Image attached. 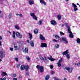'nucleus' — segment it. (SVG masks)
I'll return each instance as SVG.
<instances>
[{
	"label": "nucleus",
	"mask_w": 80,
	"mask_h": 80,
	"mask_svg": "<svg viewBox=\"0 0 80 80\" xmlns=\"http://www.w3.org/2000/svg\"><path fill=\"white\" fill-rule=\"evenodd\" d=\"M36 68L37 69H40V72L42 73L44 72V68L43 66H40V65H38L36 66Z\"/></svg>",
	"instance_id": "obj_1"
},
{
	"label": "nucleus",
	"mask_w": 80,
	"mask_h": 80,
	"mask_svg": "<svg viewBox=\"0 0 80 80\" xmlns=\"http://www.w3.org/2000/svg\"><path fill=\"white\" fill-rule=\"evenodd\" d=\"M68 50H67L66 51H65L64 52H62V55H66V57L68 58V59H70V55L68 54Z\"/></svg>",
	"instance_id": "obj_2"
},
{
	"label": "nucleus",
	"mask_w": 80,
	"mask_h": 80,
	"mask_svg": "<svg viewBox=\"0 0 80 80\" xmlns=\"http://www.w3.org/2000/svg\"><path fill=\"white\" fill-rule=\"evenodd\" d=\"M5 51H3V49H2L0 51V58H3L4 55H5Z\"/></svg>",
	"instance_id": "obj_3"
},
{
	"label": "nucleus",
	"mask_w": 80,
	"mask_h": 80,
	"mask_svg": "<svg viewBox=\"0 0 80 80\" xmlns=\"http://www.w3.org/2000/svg\"><path fill=\"white\" fill-rule=\"evenodd\" d=\"M30 68H29V67L28 65L26 66V75H27V76H29V72H28V69Z\"/></svg>",
	"instance_id": "obj_4"
},
{
	"label": "nucleus",
	"mask_w": 80,
	"mask_h": 80,
	"mask_svg": "<svg viewBox=\"0 0 80 80\" xmlns=\"http://www.w3.org/2000/svg\"><path fill=\"white\" fill-rule=\"evenodd\" d=\"M30 15L31 16H32V17H33V19H34V20H37V18L36 17V16H35V13L31 12L30 13Z\"/></svg>",
	"instance_id": "obj_5"
},
{
	"label": "nucleus",
	"mask_w": 80,
	"mask_h": 80,
	"mask_svg": "<svg viewBox=\"0 0 80 80\" xmlns=\"http://www.w3.org/2000/svg\"><path fill=\"white\" fill-rule=\"evenodd\" d=\"M65 68L70 73H71L72 72V70H73V68H70L67 67H65Z\"/></svg>",
	"instance_id": "obj_6"
},
{
	"label": "nucleus",
	"mask_w": 80,
	"mask_h": 80,
	"mask_svg": "<svg viewBox=\"0 0 80 80\" xmlns=\"http://www.w3.org/2000/svg\"><path fill=\"white\" fill-rule=\"evenodd\" d=\"M16 35L17 37H18L20 38H22V35L20 34V33L18 32H17L16 33Z\"/></svg>",
	"instance_id": "obj_7"
},
{
	"label": "nucleus",
	"mask_w": 80,
	"mask_h": 80,
	"mask_svg": "<svg viewBox=\"0 0 80 80\" xmlns=\"http://www.w3.org/2000/svg\"><path fill=\"white\" fill-rule=\"evenodd\" d=\"M47 47V43L45 42H42L41 44V48H43L44 47Z\"/></svg>",
	"instance_id": "obj_8"
},
{
	"label": "nucleus",
	"mask_w": 80,
	"mask_h": 80,
	"mask_svg": "<svg viewBox=\"0 0 80 80\" xmlns=\"http://www.w3.org/2000/svg\"><path fill=\"white\" fill-rule=\"evenodd\" d=\"M72 7H74V11H77V10H78V8H77V6H76L75 4H74V3H72Z\"/></svg>",
	"instance_id": "obj_9"
},
{
	"label": "nucleus",
	"mask_w": 80,
	"mask_h": 80,
	"mask_svg": "<svg viewBox=\"0 0 80 80\" xmlns=\"http://www.w3.org/2000/svg\"><path fill=\"white\" fill-rule=\"evenodd\" d=\"M62 41L63 42H65V43H68V41L67 40V38L65 37H63L61 38Z\"/></svg>",
	"instance_id": "obj_10"
},
{
	"label": "nucleus",
	"mask_w": 80,
	"mask_h": 80,
	"mask_svg": "<svg viewBox=\"0 0 80 80\" xmlns=\"http://www.w3.org/2000/svg\"><path fill=\"white\" fill-rule=\"evenodd\" d=\"M51 23L52 25H57V22L54 20L51 21Z\"/></svg>",
	"instance_id": "obj_11"
},
{
	"label": "nucleus",
	"mask_w": 80,
	"mask_h": 80,
	"mask_svg": "<svg viewBox=\"0 0 80 80\" xmlns=\"http://www.w3.org/2000/svg\"><path fill=\"white\" fill-rule=\"evenodd\" d=\"M40 38L41 40H45V38L43 36V35L42 34H40Z\"/></svg>",
	"instance_id": "obj_12"
},
{
	"label": "nucleus",
	"mask_w": 80,
	"mask_h": 80,
	"mask_svg": "<svg viewBox=\"0 0 80 80\" xmlns=\"http://www.w3.org/2000/svg\"><path fill=\"white\" fill-rule=\"evenodd\" d=\"M21 70H23L25 69H26V66L24 65H21L20 68Z\"/></svg>",
	"instance_id": "obj_13"
},
{
	"label": "nucleus",
	"mask_w": 80,
	"mask_h": 80,
	"mask_svg": "<svg viewBox=\"0 0 80 80\" xmlns=\"http://www.w3.org/2000/svg\"><path fill=\"white\" fill-rule=\"evenodd\" d=\"M40 0V3H42V4H43L44 5H47V3L46 2L44 1V0Z\"/></svg>",
	"instance_id": "obj_14"
},
{
	"label": "nucleus",
	"mask_w": 80,
	"mask_h": 80,
	"mask_svg": "<svg viewBox=\"0 0 80 80\" xmlns=\"http://www.w3.org/2000/svg\"><path fill=\"white\" fill-rule=\"evenodd\" d=\"M23 52H25V53H28V50L27 48H25L24 50H23Z\"/></svg>",
	"instance_id": "obj_15"
},
{
	"label": "nucleus",
	"mask_w": 80,
	"mask_h": 80,
	"mask_svg": "<svg viewBox=\"0 0 80 80\" xmlns=\"http://www.w3.org/2000/svg\"><path fill=\"white\" fill-rule=\"evenodd\" d=\"M60 62H61V60H59L58 62L57 63L58 67H60L62 66V64H61V63H60Z\"/></svg>",
	"instance_id": "obj_16"
},
{
	"label": "nucleus",
	"mask_w": 80,
	"mask_h": 80,
	"mask_svg": "<svg viewBox=\"0 0 80 80\" xmlns=\"http://www.w3.org/2000/svg\"><path fill=\"white\" fill-rule=\"evenodd\" d=\"M69 37L70 38H73V33H72V32L69 33Z\"/></svg>",
	"instance_id": "obj_17"
},
{
	"label": "nucleus",
	"mask_w": 80,
	"mask_h": 80,
	"mask_svg": "<svg viewBox=\"0 0 80 80\" xmlns=\"http://www.w3.org/2000/svg\"><path fill=\"white\" fill-rule=\"evenodd\" d=\"M57 18L58 20H60L61 18H62V16L60 15H58L57 16Z\"/></svg>",
	"instance_id": "obj_18"
},
{
	"label": "nucleus",
	"mask_w": 80,
	"mask_h": 80,
	"mask_svg": "<svg viewBox=\"0 0 80 80\" xmlns=\"http://www.w3.org/2000/svg\"><path fill=\"white\" fill-rule=\"evenodd\" d=\"M28 34L29 35V38H30V40H31L32 38V34L30 33H29Z\"/></svg>",
	"instance_id": "obj_19"
},
{
	"label": "nucleus",
	"mask_w": 80,
	"mask_h": 80,
	"mask_svg": "<svg viewBox=\"0 0 80 80\" xmlns=\"http://www.w3.org/2000/svg\"><path fill=\"white\" fill-rule=\"evenodd\" d=\"M49 78H50V75H47L45 78V80H48L49 79Z\"/></svg>",
	"instance_id": "obj_20"
},
{
	"label": "nucleus",
	"mask_w": 80,
	"mask_h": 80,
	"mask_svg": "<svg viewBox=\"0 0 80 80\" xmlns=\"http://www.w3.org/2000/svg\"><path fill=\"white\" fill-rule=\"evenodd\" d=\"M68 31L69 33H71L72 32V31H71V30L70 29V27L69 26L68 27Z\"/></svg>",
	"instance_id": "obj_21"
},
{
	"label": "nucleus",
	"mask_w": 80,
	"mask_h": 80,
	"mask_svg": "<svg viewBox=\"0 0 80 80\" xmlns=\"http://www.w3.org/2000/svg\"><path fill=\"white\" fill-rule=\"evenodd\" d=\"M30 42V45H31V47H34V43H33V42L32 41H31Z\"/></svg>",
	"instance_id": "obj_22"
},
{
	"label": "nucleus",
	"mask_w": 80,
	"mask_h": 80,
	"mask_svg": "<svg viewBox=\"0 0 80 80\" xmlns=\"http://www.w3.org/2000/svg\"><path fill=\"white\" fill-rule=\"evenodd\" d=\"M48 59L49 60H51V62H52L53 61H55V60H56V59H53L52 58H50L49 57L48 58Z\"/></svg>",
	"instance_id": "obj_23"
},
{
	"label": "nucleus",
	"mask_w": 80,
	"mask_h": 80,
	"mask_svg": "<svg viewBox=\"0 0 80 80\" xmlns=\"http://www.w3.org/2000/svg\"><path fill=\"white\" fill-rule=\"evenodd\" d=\"M29 3L30 5H31L33 4V1L29 0Z\"/></svg>",
	"instance_id": "obj_24"
},
{
	"label": "nucleus",
	"mask_w": 80,
	"mask_h": 80,
	"mask_svg": "<svg viewBox=\"0 0 80 80\" xmlns=\"http://www.w3.org/2000/svg\"><path fill=\"white\" fill-rule=\"evenodd\" d=\"M43 20H41L40 21L38 22V24L39 25H42V21H43Z\"/></svg>",
	"instance_id": "obj_25"
},
{
	"label": "nucleus",
	"mask_w": 80,
	"mask_h": 80,
	"mask_svg": "<svg viewBox=\"0 0 80 80\" xmlns=\"http://www.w3.org/2000/svg\"><path fill=\"white\" fill-rule=\"evenodd\" d=\"M34 33H35V34H37V33H38V29H35L34 30Z\"/></svg>",
	"instance_id": "obj_26"
},
{
	"label": "nucleus",
	"mask_w": 80,
	"mask_h": 80,
	"mask_svg": "<svg viewBox=\"0 0 80 80\" xmlns=\"http://www.w3.org/2000/svg\"><path fill=\"white\" fill-rule=\"evenodd\" d=\"M15 31H13V36H12V37L13 38H15Z\"/></svg>",
	"instance_id": "obj_27"
},
{
	"label": "nucleus",
	"mask_w": 80,
	"mask_h": 80,
	"mask_svg": "<svg viewBox=\"0 0 80 80\" xmlns=\"http://www.w3.org/2000/svg\"><path fill=\"white\" fill-rule=\"evenodd\" d=\"M2 74L4 75V76H8V75L7 74V73L4 72H2Z\"/></svg>",
	"instance_id": "obj_28"
},
{
	"label": "nucleus",
	"mask_w": 80,
	"mask_h": 80,
	"mask_svg": "<svg viewBox=\"0 0 80 80\" xmlns=\"http://www.w3.org/2000/svg\"><path fill=\"white\" fill-rule=\"evenodd\" d=\"M55 37L56 39H58L60 38V37L58 35H55Z\"/></svg>",
	"instance_id": "obj_29"
},
{
	"label": "nucleus",
	"mask_w": 80,
	"mask_h": 80,
	"mask_svg": "<svg viewBox=\"0 0 80 80\" xmlns=\"http://www.w3.org/2000/svg\"><path fill=\"white\" fill-rule=\"evenodd\" d=\"M77 42L78 43H80V38H78L77 39Z\"/></svg>",
	"instance_id": "obj_30"
},
{
	"label": "nucleus",
	"mask_w": 80,
	"mask_h": 80,
	"mask_svg": "<svg viewBox=\"0 0 80 80\" xmlns=\"http://www.w3.org/2000/svg\"><path fill=\"white\" fill-rule=\"evenodd\" d=\"M55 47L56 48H59V44H56L55 45Z\"/></svg>",
	"instance_id": "obj_31"
},
{
	"label": "nucleus",
	"mask_w": 80,
	"mask_h": 80,
	"mask_svg": "<svg viewBox=\"0 0 80 80\" xmlns=\"http://www.w3.org/2000/svg\"><path fill=\"white\" fill-rule=\"evenodd\" d=\"M8 17L10 19L11 17H12V13H10L8 16Z\"/></svg>",
	"instance_id": "obj_32"
},
{
	"label": "nucleus",
	"mask_w": 80,
	"mask_h": 80,
	"mask_svg": "<svg viewBox=\"0 0 80 80\" xmlns=\"http://www.w3.org/2000/svg\"><path fill=\"white\" fill-rule=\"evenodd\" d=\"M39 57H40V59L41 60H43V58H43V57H42V56L41 55H40Z\"/></svg>",
	"instance_id": "obj_33"
},
{
	"label": "nucleus",
	"mask_w": 80,
	"mask_h": 80,
	"mask_svg": "<svg viewBox=\"0 0 80 80\" xmlns=\"http://www.w3.org/2000/svg\"><path fill=\"white\" fill-rule=\"evenodd\" d=\"M50 67L51 68V69H52L53 68V66L52 65H50Z\"/></svg>",
	"instance_id": "obj_34"
},
{
	"label": "nucleus",
	"mask_w": 80,
	"mask_h": 80,
	"mask_svg": "<svg viewBox=\"0 0 80 80\" xmlns=\"http://www.w3.org/2000/svg\"><path fill=\"white\" fill-rule=\"evenodd\" d=\"M16 67L18 68H19V67H20V64H17Z\"/></svg>",
	"instance_id": "obj_35"
},
{
	"label": "nucleus",
	"mask_w": 80,
	"mask_h": 80,
	"mask_svg": "<svg viewBox=\"0 0 80 80\" xmlns=\"http://www.w3.org/2000/svg\"><path fill=\"white\" fill-rule=\"evenodd\" d=\"M15 28L17 30H19V28L17 26H16L15 27Z\"/></svg>",
	"instance_id": "obj_36"
},
{
	"label": "nucleus",
	"mask_w": 80,
	"mask_h": 80,
	"mask_svg": "<svg viewBox=\"0 0 80 80\" xmlns=\"http://www.w3.org/2000/svg\"><path fill=\"white\" fill-rule=\"evenodd\" d=\"M54 79L55 80H60V79H59L58 78H57L56 77L54 78Z\"/></svg>",
	"instance_id": "obj_37"
},
{
	"label": "nucleus",
	"mask_w": 80,
	"mask_h": 80,
	"mask_svg": "<svg viewBox=\"0 0 80 80\" xmlns=\"http://www.w3.org/2000/svg\"><path fill=\"white\" fill-rule=\"evenodd\" d=\"M26 58L27 59V60H28V61H29L30 60V58L29 57H26Z\"/></svg>",
	"instance_id": "obj_38"
},
{
	"label": "nucleus",
	"mask_w": 80,
	"mask_h": 80,
	"mask_svg": "<svg viewBox=\"0 0 80 80\" xmlns=\"http://www.w3.org/2000/svg\"><path fill=\"white\" fill-rule=\"evenodd\" d=\"M14 48L15 49V50H17V49H18V48H17V46H14Z\"/></svg>",
	"instance_id": "obj_39"
},
{
	"label": "nucleus",
	"mask_w": 80,
	"mask_h": 80,
	"mask_svg": "<svg viewBox=\"0 0 80 80\" xmlns=\"http://www.w3.org/2000/svg\"><path fill=\"white\" fill-rule=\"evenodd\" d=\"M60 33L61 35H65V34L62 32H60Z\"/></svg>",
	"instance_id": "obj_40"
},
{
	"label": "nucleus",
	"mask_w": 80,
	"mask_h": 80,
	"mask_svg": "<svg viewBox=\"0 0 80 80\" xmlns=\"http://www.w3.org/2000/svg\"><path fill=\"white\" fill-rule=\"evenodd\" d=\"M15 60H16V62H18V58H15Z\"/></svg>",
	"instance_id": "obj_41"
},
{
	"label": "nucleus",
	"mask_w": 80,
	"mask_h": 80,
	"mask_svg": "<svg viewBox=\"0 0 80 80\" xmlns=\"http://www.w3.org/2000/svg\"><path fill=\"white\" fill-rule=\"evenodd\" d=\"M19 16H20V17H23V15H22V14H19Z\"/></svg>",
	"instance_id": "obj_42"
},
{
	"label": "nucleus",
	"mask_w": 80,
	"mask_h": 80,
	"mask_svg": "<svg viewBox=\"0 0 80 80\" xmlns=\"http://www.w3.org/2000/svg\"><path fill=\"white\" fill-rule=\"evenodd\" d=\"M16 76H17V75H16V74H14L13 75V77H16Z\"/></svg>",
	"instance_id": "obj_43"
},
{
	"label": "nucleus",
	"mask_w": 80,
	"mask_h": 80,
	"mask_svg": "<svg viewBox=\"0 0 80 80\" xmlns=\"http://www.w3.org/2000/svg\"><path fill=\"white\" fill-rule=\"evenodd\" d=\"M10 50L11 51H13V49L12 48H10Z\"/></svg>",
	"instance_id": "obj_44"
},
{
	"label": "nucleus",
	"mask_w": 80,
	"mask_h": 80,
	"mask_svg": "<svg viewBox=\"0 0 80 80\" xmlns=\"http://www.w3.org/2000/svg\"><path fill=\"white\" fill-rule=\"evenodd\" d=\"M43 60L44 62H46V60H47V59H44V58H43Z\"/></svg>",
	"instance_id": "obj_45"
},
{
	"label": "nucleus",
	"mask_w": 80,
	"mask_h": 80,
	"mask_svg": "<svg viewBox=\"0 0 80 80\" xmlns=\"http://www.w3.org/2000/svg\"><path fill=\"white\" fill-rule=\"evenodd\" d=\"M53 42H57V41L55 39H53Z\"/></svg>",
	"instance_id": "obj_46"
},
{
	"label": "nucleus",
	"mask_w": 80,
	"mask_h": 80,
	"mask_svg": "<svg viewBox=\"0 0 80 80\" xmlns=\"http://www.w3.org/2000/svg\"><path fill=\"white\" fill-rule=\"evenodd\" d=\"M2 36H0V40H2Z\"/></svg>",
	"instance_id": "obj_47"
},
{
	"label": "nucleus",
	"mask_w": 80,
	"mask_h": 80,
	"mask_svg": "<svg viewBox=\"0 0 80 80\" xmlns=\"http://www.w3.org/2000/svg\"><path fill=\"white\" fill-rule=\"evenodd\" d=\"M27 42L28 43H30V41H29V40H27Z\"/></svg>",
	"instance_id": "obj_48"
},
{
	"label": "nucleus",
	"mask_w": 80,
	"mask_h": 80,
	"mask_svg": "<svg viewBox=\"0 0 80 80\" xmlns=\"http://www.w3.org/2000/svg\"><path fill=\"white\" fill-rule=\"evenodd\" d=\"M78 80H80V76L78 77Z\"/></svg>",
	"instance_id": "obj_49"
},
{
	"label": "nucleus",
	"mask_w": 80,
	"mask_h": 80,
	"mask_svg": "<svg viewBox=\"0 0 80 80\" xmlns=\"http://www.w3.org/2000/svg\"><path fill=\"white\" fill-rule=\"evenodd\" d=\"M13 80H18L17 78H14Z\"/></svg>",
	"instance_id": "obj_50"
},
{
	"label": "nucleus",
	"mask_w": 80,
	"mask_h": 80,
	"mask_svg": "<svg viewBox=\"0 0 80 80\" xmlns=\"http://www.w3.org/2000/svg\"><path fill=\"white\" fill-rule=\"evenodd\" d=\"M78 66L79 65H80V63H77Z\"/></svg>",
	"instance_id": "obj_51"
},
{
	"label": "nucleus",
	"mask_w": 80,
	"mask_h": 80,
	"mask_svg": "<svg viewBox=\"0 0 80 80\" xmlns=\"http://www.w3.org/2000/svg\"><path fill=\"white\" fill-rule=\"evenodd\" d=\"M1 15H0V17H2V15H3V14H1Z\"/></svg>",
	"instance_id": "obj_52"
},
{
	"label": "nucleus",
	"mask_w": 80,
	"mask_h": 80,
	"mask_svg": "<svg viewBox=\"0 0 80 80\" xmlns=\"http://www.w3.org/2000/svg\"><path fill=\"white\" fill-rule=\"evenodd\" d=\"M3 80H6V78H3Z\"/></svg>",
	"instance_id": "obj_53"
},
{
	"label": "nucleus",
	"mask_w": 80,
	"mask_h": 80,
	"mask_svg": "<svg viewBox=\"0 0 80 80\" xmlns=\"http://www.w3.org/2000/svg\"><path fill=\"white\" fill-rule=\"evenodd\" d=\"M0 46H2V42H1V41H0Z\"/></svg>",
	"instance_id": "obj_54"
},
{
	"label": "nucleus",
	"mask_w": 80,
	"mask_h": 80,
	"mask_svg": "<svg viewBox=\"0 0 80 80\" xmlns=\"http://www.w3.org/2000/svg\"><path fill=\"white\" fill-rule=\"evenodd\" d=\"M44 59H45V60H47V57H44Z\"/></svg>",
	"instance_id": "obj_55"
},
{
	"label": "nucleus",
	"mask_w": 80,
	"mask_h": 80,
	"mask_svg": "<svg viewBox=\"0 0 80 80\" xmlns=\"http://www.w3.org/2000/svg\"><path fill=\"white\" fill-rule=\"evenodd\" d=\"M8 32H9V33L10 34H11V32H10V31H8Z\"/></svg>",
	"instance_id": "obj_56"
},
{
	"label": "nucleus",
	"mask_w": 80,
	"mask_h": 80,
	"mask_svg": "<svg viewBox=\"0 0 80 80\" xmlns=\"http://www.w3.org/2000/svg\"><path fill=\"white\" fill-rule=\"evenodd\" d=\"M50 58H52V56H50Z\"/></svg>",
	"instance_id": "obj_57"
},
{
	"label": "nucleus",
	"mask_w": 80,
	"mask_h": 80,
	"mask_svg": "<svg viewBox=\"0 0 80 80\" xmlns=\"http://www.w3.org/2000/svg\"><path fill=\"white\" fill-rule=\"evenodd\" d=\"M74 65H78L77 63H75L74 64Z\"/></svg>",
	"instance_id": "obj_58"
},
{
	"label": "nucleus",
	"mask_w": 80,
	"mask_h": 80,
	"mask_svg": "<svg viewBox=\"0 0 80 80\" xmlns=\"http://www.w3.org/2000/svg\"><path fill=\"white\" fill-rule=\"evenodd\" d=\"M16 15H17V16H18V15H19V14H16Z\"/></svg>",
	"instance_id": "obj_59"
},
{
	"label": "nucleus",
	"mask_w": 80,
	"mask_h": 80,
	"mask_svg": "<svg viewBox=\"0 0 80 80\" xmlns=\"http://www.w3.org/2000/svg\"><path fill=\"white\" fill-rule=\"evenodd\" d=\"M0 80H3V79H2V78H0Z\"/></svg>",
	"instance_id": "obj_60"
},
{
	"label": "nucleus",
	"mask_w": 80,
	"mask_h": 80,
	"mask_svg": "<svg viewBox=\"0 0 80 80\" xmlns=\"http://www.w3.org/2000/svg\"><path fill=\"white\" fill-rule=\"evenodd\" d=\"M66 2H68L69 0H65Z\"/></svg>",
	"instance_id": "obj_61"
},
{
	"label": "nucleus",
	"mask_w": 80,
	"mask_h": 80,
	"mask_svg": "<svg viewBox=\"0 0 80 80\" xmlns=\"http://www.w3.org/2000/svg\"><path fill=\"white\" fill-rule=\"evenodd\" d=\"M61 60V61H62V58H61V60Z\"/></svg>",
	"instance_id": "obj_62"
},
{
	"label": "nucleus",
	"mask_w": 80,
	"mask_h": 80,
	"mask_svg": "<svg viewBox=\"0 0 80 80\" xmlns=\"http://www.w3.org/2000/svg\"><path fill=\"white\" fill-rule=\"evenodd\" d=\"M64 80H67V78H65L64 79Z\"/></svg>",
	"instance_id": "obj_63"
},
{
	"label": "nucleus",
	"mask_w": 80,
	"mask_h": 80,
	"mask_svg": "<svg viewBox=\"0 0 80 80\" xmlns=\"http://www.w3.org/2000/svg\"><path fill=\"white\" fill-rule=\"evenodd\" d=\"M53 73H55V72H53L52 73V74H53Z\"/></svg>",
	"instance_id": "obj_64"
}]
</instances>
